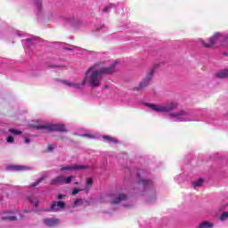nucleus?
Returning <instances> with one entry per match:
<instances>
[{
    "label": "nucleus",
    "instance_id": "nucleus-1",
    "mask_svg": "<svg viewBox=\"0 0 228 228\" xmlns=\"http://www.w3.org/2000/svg\"><path fill=\"white\" fill-rule=\"evenodd\" d=\"M130 174V181H137L134 183V191L135 193H140V195H146V202L148 204H152L156 202V183L154 181L149 179L151 177V172L148 169H127Z\"/></svg>",
    "mask_w": 228,
    "mask_h": 228
},
{
    "label": "nucleus",
    "instance_id": "nucleus-2",
    "mask_svg": "<svg viewBox=\"0 0 228 228\" xmlns=\"http://www.w3.org/2000/svg\"><path fill=\"white\" fill-rule=\"evenodd\" d=\"M118 65V61H115L110 66L102 68L101 69L94 70V68H89L86 72V77L82 83L75 84L70 81L63 80V85L69 86V88H76V90H81L85 85H88L92 88H97L99 85H101V81L102 80L103 74H113L115 72V68Z\"/></svg>",
    "mask_w": 228,
    "mask_h": 228
},
{
    "label": "nucleus",
    "instance_id": "nucleus-3",
    "mask_svg": "<svg viewBox=\"0 0 228 228\" xmlns=\"http://www.w3.org/2000/svg\"><path fill=\"white\" fill-rule=\"evenodd\" d=\"M208 110H180L176 113H169L168 118L171 122H200L197 117H206Z\"/></svg>",
    "mask_w": 228,
    "mask_h": 228
},
{
    "label": "nucleus",
    "instance_id": "nucleus-4",
    "mask_svg": "<svg viewBox=\"0 0 228 228\" xmlns=\"http://www.w3.org/2000/svg\"><path fill=\"white\" fill-rule=\"evenodd\" d=\"M147 108H150L152 111H156L157 113H170V111H174V110H177V102H172L169 103H166L164 105H156L152 103H145Z\"/></svg>",
    "mask_w": 228,
    "mask_h": 228
},
{
    "label": "nucleus",
    "instance_id": "nucleus-5",
    "mask_svg": "<svg viewBox=\"0 0 228 228\" xmlns=\"http://www.w3.org/2000/svg\"><path fill=\"white\" fill-rule=\"evenodd\" d=\"M111 204H120L123 208H131L133 207V201L129 195L126 193H117L114 195Z\"/></svg>",
    "mask_w": 228,
    "mask_h": 228
},
{
    "label": "nucleus",
    "instance_id": "nucleus-6",
    "mask_svg": "<svg viewBox=\"0 0 228 228\" xmlns=\"http://www.w3.org/2000/svg\"><path fill=\"white\" fill-rule=\"evenodd\" d=\"M34 129H37L38 131L44 130L45 133H51L53 131H56L57 133H65L67 128H65V125L63 124H56V125H34Z\"/></svg>",
    "mask_w": 228,
    "mask_h": 228
},
{
    "label": "nucleus",
    "instance_id": "nucleus-7",
    "mask_svg": "<svg viewBox=\"0 0 228 228\" xmlns=\"http://www.w3.org/2000/svg\"><path fill=\"white\" fill-rule=\"evenodd\" d=\"M158 67H159V65L156 64L151 69H150L146 77L139 84V86L134 87V90H143L145 86H149V84L152 79V76L154 75V72L156 71V69H158Z\"/></svg>",
    "mask_w": 228,
    "mask_h": 228
},
{
    "label": "nucleus",
    "instance_id": "nucleus-8",
    "mask_svg": "<svg viewBox=\"0 0 228 228\" xmlns=\"http://www.w3.org/2000/svg\"><path fill=\"white\" fill-rule=\"evenodd\" d=\"M21 44L24 49H28V51H33V49H35V45L40 44V39L35 36H32L27 39L21 40Z\"/></svg>",
    "mask_w": 228,
    "mask_h": 228
},
{
    "label": "nucleus",
    "instance_id": "nucleus-9",
    "mask_svg": "<svg viewBox=\"0 0 228 228\" xmlns=\"http://www.w3.org/2000/svg\"><path fill=\"white\" fill-rule=\"evenodd\" d=\"M22 218V213L19 210H7L3 213L2 220H6L7 222H15L17 217Z\"/></svg>",
    "mask_w": 228,
    "mask_h": 228
},
{
    "label": "nucleus",
    "instance_id": "nucleus-10",
    "mask_svg": "<svg viewBox=\"0 0 228 228\" xmlns=\"http://www.w3.org/2000/svg\"><path fill=\"white\" fill-rule=\"evenodd\" d=\"M72 179H74V176H68V177H64V176H57L55 179L52 180L51 184L54 185V184H70V183H72Z\"/></svg>",
    "mask_w": 228,
    "mask_h": 228
},
{
    "label": "nucleus",
    "instance_id": "nucleus-11",
    "mask_svg": "<svg viewBox=\"0 0 228 228\" xmlns=\"http://www.w3.org/2000/svg\"><path fill=\"white\" fill-rule=\"evenodd\" d=\"M65 208V202L63 201H53L50 205V208L46 209V211H49L51 213H58V211H61V209Z\"/></svg>",
    "mask_w": 228,
    "mask_h": 228
},
{
    "label": "nucleus",
    "instance_id": "nucleus-12",
    "mask_svg": "<svg viewBox=\"0 0 228 228\" xmlns=\"http://www.w3.org/2000/svg\"><path fill=\"white\" fill-rule=\"evenodd\" d=\"M86 168H88V166L85 165L66 166L61 168V172H69L70 170H85Z\"/></svg>",
    "mask_w": 228,
    "mask_h": 228
},
{
    "label": "nucleus",
    "instance_id": "nucleus-13",
    "mask_svg": "<svg viewBox=\"0 0 228 228\" xmlns=\"http://www.w3.org/2000/svg\"><path fill=\"white\" fill-rule=\"evenodd\" d=\"M45 225H47V227H56L58 224H60V219L56 217H48L44 219Z\"/></svg>",
    "mask_w": 228,
    "mask_h": 228
},
{
    "label": "nucleus",
    "instance_id": "nucleus-14",
    "mask_svg": "<svg viewBox=\"0 0 228 228\" xmlns=\"http://www.w3.org/2000/svg\"><path fill=\"white\" fill-rule=\"evenodd\" d=\"M66 21L68 22V24H70V26L76 28L81 26V20L74 16L66 18Z\"/></svg>",
    "mask_w": 228,
    "mask_h": 228
},
{
    "label": "nucleus",
    "instance_id": "nucleus-15",
    "mask_svg": "<svg viewBox=\"0 0 228 228\" xmlns=\"http://www.w3.org/2000/svg\"><path fill=\"white\" fill-rule=\"evenodd\" d=\"M216 116H207L203 122H206L207 124H213L214 126H218V119H215Z\"/></svg>",
    "mask_w": 228,
    "mask_h": 228
},
{
    "label": "nucleus",
    "instance_id": "nucleus-16",
    "mask_svg": "<svg viewBox=\"0 0 228 228\" xmlns=\"http://www.w3.org/2000/svg\"><path fill=\"white\" fill-rule=\"evenodd\" d=\"M8 169L12 170V172H20L22 170H28L29 167L26 166H9Z\"/></svg>",
    "mask_w": 228,
    "mask_h": 228
},
{
    "label": "nucleus",
    "instance_id": "nucleus-17",
    "mask_svg": "<svg viewBox=\"0 0 228 228\" xmlns=\"http://www.w3.org/2000/svg\"><path fill=\"white\" fill-rule=\"evenodd\" d=\"M103 142H106L107 143H113L114 145H117L118 143V140L110 136V135H102Z\"/></svg>",
    "mask_w": 228,
    "mask_h": 228
},
{
    "label": "nucleus",
    "instance_id": "nucleus-18",
    "mask_svg": "<svg viewBox=\"0 0 228 228\" xmlns=\"http://www.w3.org/2000/svg\"><path fill=\"white\" fill-rule=\"evenodd\" d=\"M28 200L30 204H32L34 206L35 209L37 210V208H38V204L40 203V201H38V200H37L35 195L28 196Z\"/></svg>",
    "mask_w": 228,
    "mask_h": 228
},
{
    "label": "nucleus",
    "instance_id": "nucleus-19",
    "mask_svg": "<svg viewBox=\"0 0 228 228\" xmlns=\"http://www.w3.org/2000/svg\"><path fill=\"white\" fill-rule=\"evenodd\" d=\"M216 77H219L220 79H224L228 77V69H222L216 74Z\"/></svg>",
    "mask_w": 228,
    "mask_h": 228
},
{
    "label": "nucleus",
    "instance_id": "nucleus-20",
    "mask_svg": "<svg viewBox=\"0 0 228 228\" xmlns=\"http://www.w3.org/2000/svg\"><path fill=\"white\" fill-rule=\"evenodd\" d=\"M117 8V5L115 4H109L108 5L105 6V8L102 10L103 13H110L111 10Z\"/></svg>",
    "mask_w": 228,
    "mask_h": 228
},
{
    "label": "nucleus",
    "instance_id": "nucleus-21",
    "mask_svg": "<svg viewBox=\"0 0 228 228\" xmlns=\"http://www.w3.org/2000/svg\"><path fill=\"white\" fill-rule=\"evenodd\" d=\"M35 6L37 8V14L40 15V12H42V0H36Z\"/></svg>",
    "mask_w": 228,
    "mask_h": 228
},
{
    "label": "nucleus",
    "instance_id": "nucleus-22",
    "mask_svg": "<svg viewBox=\"0 0 228 228\" xmlns=\"http://www.w3.org/2000/svg\"><path fill=\"white\" fill-rule=\"evenodd\" d=\"M45 180V175L41 176L40 178H38L36 182H34L29 188H36V186H38V184H40V183H42L43 181Z\"/></svg>",
    "mask_w": 228,
    "mask_h": 228
},
{
    "label": "nucleus",
    "instance_id": "nucleus-23",
    "mask_svg": "<svg viewBox=\"0 0 228 228\" xmlns=\"http://www.w3.org/2000/svg\"><path fill=\"white\" fill-rule=\"evenodd\" d=\"M202 183H204V179L200 178L199 180L192 182V186L193 188H199L202 186Z\"/></svg>",
    "mask_w": 228,
    "mask_h": 228
},
{
    "label": "nucleus",
    "instance_id": "nucleus-24",
    "mask_svg": "<svg viewBox=\"0 0 228 228\" xmlns=\"http://www.w3.org/2000/svg\"><path fill=\"white\" fill-rule=\"evenodd\" d=\"M213 227V224L208 222V221H205L201 224H200L199 225V228H211Z\"/></svg>",
    "mask_w": 228,
    "mask_h": 228
},
{
    "label": "nucleus",
    "instance_id": "nucleus-25",
    "mask_svg": "<svg viewBox=\"0 0 228 228\" xmlns=\"http://www.w3.org/2000/svg\"><path fill=\"white\" fill-rule=\"evenodd\" d=\"M4 67H6L4 64L3 58L0 57V74H7L6 70H4Z\"/></svg>",
    "mask_w": 228,
    "mask_h": 228
},
{
    "label": "nucleus",
    "instance_id": "nucleus-26",
    "mask_svg": "<svg viewBox=\"0 0 228 228\" xmlns=\"http://www.w3.org/2000/svg\"><path fill=\"white\" fill-rule=\"evenodd\" d=\"M9 133H11L12 134H15V135L22 134V131L13 129V128H10Z\"/></svg>",
    "mask_w": 228,
    "mask_h": 228
},
{
    "label": "nucleus",
    "instance_id": "nucleus-27",
    "mask_svg": "<svg viewBox=\"0 0 228 228\" xmlns=\"http://www.w3.org/2000/svg\"><path fill=\"white\" fill-rule=\"evenodd\" d=\"M221 222H225V220H228V211L224 212L220 216Z\"/></svg>",
    "mask_w": 228,
    "mask_h": 228
},
{
    "label": "nucleus",
    "instance_id": "nucleus-28",
    "mask_svg": "<svg viewBox=\"0 0 228 228\" xmlns=\"http://www.w3.org/2000/svg\"><path fill=\"white\" fill-rule=\"evenodd\" d=\"M94 184V180L92 178H88L86 180V188L88 189L90 188V186Z\"/></svg>",
    "mask_w": 228,
    "mask_h": 228
},
{
    "label": "nucleus",
    "instance_id": "nucleus-29",
    "mask_svg": "<svg viewBox=\"0 0 228 228\" xmlns=\"http://www.w3.org/2000/svg\"><path fill=\"white\" fill-rule=\"evenodd\" d=\"M46 67H49L50 69H61V66L51 64L50 62H46Z\"/></svg>",
    "mask_w": 228,
    "mask_h": 228
},
{
    "label": "nucleus",
    "instance_id": "nucleus-30",
    "mask_svg": "<svg viewBox=\"0 0 228 228\" xmlns=\"http://www.w3.org/2000/svg\"><path fill=\"white\" fill-rule=\"evenodd\" d=\"M64 49H65L66 51H76V49H77V47L75 46V45H69V46H68V47H64Z\"/></svg>",
    "mask_w": 228,
    "mask_h": 228
},
{
    "label": "nucleus",
    "instance_id": "nucleus-31",
    "mask_svg": "<svg viewBox=\"0 0 228 228\" xmlns=\"http://www.w3.org/2000/svg\"><path fill=\"white\" fill-rule=\"evenodd\" d=\"M101 31H104V25H101L100 27H96L95 33H101Z\"/></svg>",
    "mask_w": 228,
    "mask_h": 228
},
{
    "label": "nucleus",
    "instance_id": "nucleus-32",
    "mask_svg": "<svg viewBox=\"0 0 228 228\" xmlns=\"http://www.w3.org/2000/svg\"><path fill=\"white\" fill-rule=\"evenodd\" d=\"M79 204H83V200L81 199H77L74 203L73 206H79Z\"/></svg>",
    "mask_w": 228,
    "mask_h": 228
},
{
    "label": "nucleus",
    "instance_id": "nucleus-33",
    "mask_svg": "<svg viewBox=\"0 0 228 228\" xmlns=\"http://www.w3.org/2000/svg\"><path fill=\"white\" fill-rule=\"evenodd\" d=\"M175 181H176V183H181V181H183V175H176Z\"/></svg>",
    "mask_w": 228,
    "mask_h": 228
},
{
    "label": "nucleus",
    "instance_id": "nucleus-34",
    "mask_svg": "<svg viewBox=\"0 0 228 228\" xmlns=\"http://www.w3.org/2000/svg\"><path fill=\"white\" fill-rule=\"evenodd\" d=\"M6 142H7V143H13V142H14L13 136L9 135L6 139Z\"/></svg>",
    "mask_w": 228,
    "mask_h": 228
},
{
    "label": "nucleus",
    "instance_id": "nucleus-35",
    "mask_svg": "<svg viewBox=\"0 0 228 228\" xmlns=\"http://www.w3.org/2000/svg\"><path fill=\"white\" fill-rule=\"evenodd\" d=\"M80 191H83V190L74 189V190L72 191V195H77V193L80 192Z\"/></svg>",
    "mask_w": 228,
    "mask_h": 228
},
{
    "label": "nucleus",
    "instance_id": "nucleus-36",
    "mask_svg": "<svg viewBox=\"0 0 228 228\" xmlns=\"http://www.w3.org/2000/svg\"><path fill=\"white\" fill-rule=\"evenodd\" d=\"M14 35H16V37H24V33H22V32H20V31H19V30H17V31L14 33Z\"/></svg>",
    "mask_w": 228,
    "mask_h": 228
},
{
    "label": "nucleus",
    "instance_id": "nucleus-37",
    "mask_svg": "<svg viewBox=\"0 0 228 228\" xmlns=\"http://www.w3.org/2000/svg\"><path fill=\"white\" fill-rule=\"evenodd\" d=\"M81 136H84L85 138H94V135L90 134H82Z\"/></svg>",
    "mask_w": 228,
    "mask_h": 228
},
{
    "label": "nucleus",
    "instance_id": "nucleus-38",
    "mask_svg": "<svg viewBox=\"0 0 228 228\" xmlns=\"http://www.w3.org/2000/svg\"><path fill=\"white\" fill-rule=\"evenodd\" d=\"M31 142V139H29V137H25L24 138V143L28 144Z\"/></svg>",
    "mask_w": 228,
    "mask_h": 228
},
{
    "label": "nucleus",
    "instance_id": "nucleus-39",
    "mask_svg": "<svg viewBox=\"0 0 228 228\" xmlns=\"http://www.w3.org/2000/svg\"><path fill=\"white\" fill-rule=\"evenodd\" d=\"M123 104H126V106H133L134 105L130 102H123Z\"/></svg>",
    "mask_w": 228,
    "mask_h": 228
},
{
    "label": "nucleus",
    "instance_id": "nucleus-40",
    "mask_svg": "<svg viewBox=\"0 0 228 228\" xmlns=\"http://www.w3.org/2000/svg\"><path fill=\"white\" fill-rule=\"evenodd\" d=\"M64 197H65L64 195L59 194V195L57 196V199H58L59 200H61V199H63Z\"/></svg>",
    "mask_w": 228,
    "mask_h": 228
},
{
    "label": "nucleus",
    "instance_id": "nucleus-41",
    "mask_svg": "<svg viewBox=\"0 0 228 228\" xmlns=\"http://www.w3.org/2000/svg\"><path fill=\"white\" fill-rule=\"evenodd\" d=\"M47 149H48V151H53V149H54V147L53 146V144H49Z\"/></svg>",
    "mask_w": 228,
    "mask_h": 228
},
{
    "label": "nucleus",
    "instance_id": "nucleus-42",
    "mask_svg": "<svg viewBox=\"0 0 228 228\" xmlns=\"http://www.w3.org/2000/svg\"><path fill=\"white\" fill-rule=\"evenodd\" d=\"M224 56H228V53H224Z\"/></svg>",
    "mask_w": 228,
    "mask_h": 228
},
{
    "label": "nucleus",
    "instance_id": "nucleus-43",
    "mask_svg": "<svg viewBox=\"0 0 228 228\" xmlns=\"http://www.w3.org/2000/svg\"><path fill=\"white\" fill-rule=\"evenodd\" d=\"M105 88H110V86H105Z\"/></svg>",
    "mask_w": 228,
    "mask_h": 228
}]
</instances>
